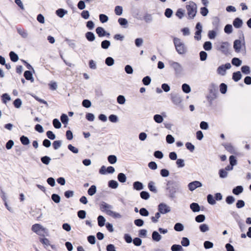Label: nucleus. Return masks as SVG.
Instances as JSON below:
<instances>
[{
  "mask_svg": "<svg viewBox=\"0 0 251 251\" xmlns=\"http://www.w3.org/2000/svg\"><path fill=\"white\" fill-rule=\"evenodd\" d=\"M166 191L168 197L173 200L176 198L177 193L182 192L180 183L176 181H169L167 182Z\"/></svg>",
  "mask_w": 251,
  "mask_h": 251,
  "instance_id": "nucleus-1",
  "label": "nucleus"
},
{
  "mask_svg": "<svg viewBox=\"0 0 251 251\" xmlns=\"http://www.w3.org/2000/svg\"><path fill=\"white\" fill-rule=\"evenodd\" d=\"M188 19L189 20L194 19L197 13V5L195 2L190 1L186 6Z\"/></svg>",
  "mask_w": 251,
  "mask_h": 251,
  "instance_id": "nucleus-2",
  "label": "nucleus"
},
{
  "mask_svg": "<svg viewBox=\"0 0 251 251\" xmlns=\"http://www.w3.org/2000/svg\"><path fill=\"white\" fill-rule=\"evenodd\" d=\"M173 41L176 50L179 54H184L187 52L186 47L179 38L175 37Z\"/></svg>",
  "mask_w": 251,
  "mask_h": 251,
  "instance_id": "nucleus-3",
  "label": "nucleus"
},
{
  "mask_svg": "<svg viewBox=\"0 0 251 251\" xmlns=\"http://www.w3.org/2000/svg\"><path fill=\"white\" fill-rule=\"evenodd\" d=\"M169 64L170 67L174 70L176 75H180L182 74L183 69V67L179 63L173 60H170Z\"/></svg>",
  "mask_w": 251,
  "mask_h": 251,
  "instance_id": "nucleus-4",
  "label": "nucleus"
},
{
  "mask_svg": "<svg viewBox=\"0 0 251 251\" xmlns=\"http://www.w3.org/2000/svg\"><path fill=\"white\" fill-rule=\"evenodd\" d=\"M233 48L236 52H240L241 49L246 51L245 42L243 38V41L240 40H235L233 43Z\"/></svg>",
  "mask_w": 251,
  "mask_h": 251,
  "instance_id": "nucleus-5",
  "label": "nucleus"
},
{
  "mask_svg": "<svg viewBox=\"0 0 251 251\" xmlns=\"http://www.w3.org/2000/svg\"><path fill=\"white\" fill-rule=\"evenodd\" d=\"M231 65L229 63H227L225 65L220 66L217 70V73L221 75H226V70L231 68Z\"/></svg>",
  "mask_w": 251,
  "mask_h": 251,
  "instance_id": "nucleus-6",
  "label": "nucleus"
},
{
  "mask_svg": "<svg viewBox=\"0 0 251 251\" xmlns=\"http://www.w3.org/2000/svg\"><path fill=\"white\" fill-rule=\"evenodd\" d=\"M158 209L160 214H165L171 211L169 206L164 203H160L158 206Z\"/></svg>",
  "mask_w": 251,
  "mask_h": 251,
  "instance_id": "nucleus-7",
  "label": "nucleus"
},
{
  "mask_svg": "<svg viewBox=\"0 0 251 251\" xmlns=\"http://www.w3.org/2000/svg\"><path fill=\"white\" fill-rule=\"evenodd\" d=\"M196 29L197 30L195 32L194 38L196 40L199 41L201 38V33L202 29V25L199 22L196 24Z\"/></svg>",
  "mask_w": 251,
  "mask_h": 251,
  "instance_id": "nucleus-8",
  "label": "nucleus"
},
{
  "mask_svg": "<svg viewBox=\"0 0 251 251\" xmlns=\"http://www.w3.org/2000/svg\"><path fill=\"white\" fill-rule=\"evenodd\" d=\"M100 209L102 212H105L108 215V212L109 211H111L110 209L113 208L112 206L106 203L104 201H102L100 205Z\"/></svg>",
  "mask_w": 251,
  "mask_h": 251,
  "instance_id": "nucleus-9",
  "label": "nucleus"
},
{
  "mask_svg": "<svg viewBox=\"0 0 251 251\" xmlns=\"http://www.w3.org/2000/svg\"><path fill=\"white\" fill-rule=\"evenodd\" d=\"M171 99L173 103L175 105H179L182 100L180 95L178 94H172L171 95Z\"/></svg>",
  "mask_w": 251,
  "mask_h": 251,
  "instance_id": "nucleus-10",
  "label": "nucleus"
},
{
  "mask_svg": "<svg viewBox=\"0 0 251 251\" xmlns=\"http://www.w3.org/2000/svg\"><path fill=\"white\" fill-rule=\"evenodd\" d=\"M45 228L40 224H36L32 226V230L38 235H41Z\"/></svg>",
  "mask_w": 251,
  "mask_h": 251,
  "instance_id": "nucleus-11",
  "label": "nucleus"
},
{
  "mask_svg": "<svg viewBox=\"0 0 251 251\" xmlns=\"http://www.w3.org/2000/svg\"><path fill=\"white\" fill-rule=\"evenodd\" d=\"M201 186H202V183L200 181L197 180L189 183L188 185L189 189L191 191Z\"/></svg>",
  "mask_w": 251,
  "mask_h": 251,
  "instance_id": "nucleus-12",
  "label": "nucleus"
},
{
  "mask_svg": "<svg viewBox=\"0 0 251 251\" xmlns=\"http://www.w3.org/2000/svg\"><path fill=\"white\" fill-rule=\"evenodd\" d=\"M229 44L227 42H223L222 43L219 50L224 54H226L228 52Z\"/></svg>",
  "mask_w": 251,
  "mask_h": 251,
  "instance_id": "nucleus-13",
  "label": "nucleus"
},
{
  "mask_svg": "<svg viewBox=\"0 0 251 251\" xmlns=\"http://www.w3.org/2000/svg\"><path fill=\"white\" fill-rule=\"evenodd\" d=\"M96 32L100 37L104 36H109L110 35V34L109 33H107L102 27H98L96 29Z\"/></svg>",
  "mask_w": 251,
  "mask_h": 251,
  "instance_id": "nucleus-14",
  "label": "nucleus"
},
{
  "mask_svg": "<svg viewBox=\"0 0 251 251\" xmlns=\"http://www.w3.org/2000/svg\"><path fill=\"white\" fill-rule=\"evenodd\" d=\"M212 25L213 28L215 30H219L220 28V19L217 17L213 18L212 20Z\"/></svg>",
  "mask_w": 251,
  "mask_h": 251,
  "instance_id": "nucleus-15",
  "label": "nucleus"
},
{
  "mask_svg": "<svg viewBox=\"0 0 251 251\" xmlns=\"http://www.w3.org/2000/svg\"><path fill=\"white\" fill-rule=\"evenodd\" d=\"M233 25L235 28H239L243 25V21L239 18H236L234 20Z\"/></svg>",
  "mask_w": 251,
  "mask_h": 251,
  "instance_id": "nucleus-16",
  "label": "nucleus"
},
{
  "mask_svg": "<svg viewBox=\"0 0 251 251\" xmlns=\"http://www.w3.org/2000/svg\"><path fill=\"white\" fill-rule=\"evenodd\" d=\"M190 208L194 212H199L201 210L200 206L198 203L193 202L190 205Z\"/></svg>",
  "mask_w": 251,
  "mask_h": 251,
  "instance_id": "nucleus-17",
  "label": "nucleus"
},
{
  "mask_svg": "<svg viewBox=\"0 0 251 251\" xmlns=\"http://www.w3.org/2000/svg\"><path fill=\"white\" fill-rule=\"evenodd\" d=\"M24 77L27 80H30L31 82L34 81L32 74L30 71H25L24 74Z\"/></svg>",
  "mask_w": 251,
  "mask_h": 251,
  "instance_id": "nucleus-18",
  "label": "nucleus"
},
{
  "mask_svg": "<svg viewBox=\"0 0 251 251\" xmlns=\"http://www.w3.org/2000/svg\"><path fill=\"white\" fill-rule=\"evenodd\" d=\"M148 187L150 191L153 192L154 193H157V190L156 186H155V182L151 181L148 183Z\"/></svg>",
  "mask_w": 251,
  "mask_h": 251,
  "instance_id": "nucleus-19",
  "label": "nucleus"
},
{
  "mask_svg": "<svg viewBox=\"0 0 251 251\" xmlns=\"http://www.w3.org/2000/svg\"><path fill=\"white\" fill-rule=\"evenodd\" d=\"M85 37L89 42H93L95 40V35L93 32L88 31L85 33Z\"/></svg>",
  "mask_w": 251,
  "mask_h": 251,
  "instance_id": "nucleus-20",
  "label": "nucleus"
},
{
  "mask_svg": "<svg viewBox=\"0 0 251 251\" xmlns=\"http://www.w3.org/2000/svg\"><path fill=\"white\" fill-rule=\"evenodd\" d=\"M133 188L137 191L143 189L144 186L142 182L140 181H135L133 184Z\"/></svg>",
  "mask_w": 251,
  "mask_h": 251,
  "instance_id": "nucleus-21",
  "label": "nucleus"
},
{
  "mask_svg": "<svg viewBox=\"0 0 251 251\" xmlns=\"http://www.w3.org/2000/svg\"><path fill=\"white\" fill-rule=\"evenodd\" d=\"M20 140L21 143L24 146L28 145L30 143V141L28 138L25 135H22L20 137Z\"/></svg>",
  "mask_w": 251,
  "mask_h": 251,
  "instance_id": "nucleus-22",
  "label": "nucleus"
},
{
  "mask_svg": "<svg viewBox=\"0 0 251 251\" xmlns=\"http://www.w3.org/2000/svg\"><path fill=\"white\" fill-rule=\"evenodd\" d=\"M242 75L240 71H238L233 73L232 79L235 81L237 82L241 79Z\"/></svg>",
  "mask_w": 251,
  "mask_h": 251,
  "instance_id": "nucleus-23",
  "label": "nucleus"
},
{
  "mask_svg": "<svg viewBox=\"0 0 251 251\" xmlns=\"http://www.w3.org/2000/svg\"><path fill=\"white\" fill-rule=\"evenodd\" d=\"M243 191V188L242 186H237L234 188L232 190V193L236 195H238Z\"/></svg>",
  "mask_w": 251,
  "mask_h": 251,
  "instance_id": "nucleus-24",
  "label": "nucleus"
},
{
  "mask_svg": "<svg viewBox=\"0 0 251 251\" xmlns=\"http://www.w3.org/2000/svg\"><path fill=\"white\" fill-rule=\"evenodd\" d=\"M161 236L156 231H154L152 233V238L153 240L159 242L161 239Z\"/></svg>",
  "mask_w": 251,
  "mask_h": 251,
  "instance_id": "nucleus-25",
  "label": "nucleus"
},
{
  "mask_svg": "<svg viewBox=\"0 0 251 251\" xmlns=\"http://www.w3.org/2000/svg\"><path fill=\"white\" fill-rule=\"evenodd\" d=\"M1 100L2 102L6 104L7 101H10L11 100V98L10 96L7 93H4L1 95Z\"/></svg>",
  "mask_w": 251,
  "mask_h": 251,
  "instance_id": "nucleus-26",
  "label": "nucleus"
},
{
  "mask_svg": "<svg viewBox=\"0 0 251 251\" xmlns=\"http://www.w3.org/2000/svg\"><path fill=\"white\" fill-rule=\"evenodd\" d=\"M67 13V11L64 10V9H62V8H60V9H58V10H57L56 11V15L60 17V18H62L64 17V16Z\"/></svg>",
  "mask_w": 251,
  "mask_h": 251,
  "instance_id": "nucleus-27",
  "label": "nucleus"
},
{
  "mask_svg": "<svg viewBox=\"0 0 251 251\" xmlns=\"http://www.w3.org/2000/svg\"><path fill=\"white\" fill-rule=\"evenodd\" d=\"M97 191V187L95 185H93L88 190V194L89 195L92 196H93Z\"/></svg>",
  "mask_w": 251,
  "mask_h": 251,
  "instance_id": "nucleus-28",
  "label": "nucleus"
},
{
  "mask_svg": "<svg viewBox=\"0 0 251 251\" xmlns=\"http://www.w3.org/2000/svg\"><path fill=\"white\" fill-rule=\"evenodd\" d=\"M98 225L102 227L105 225V219L103 216L100 215L98 217Z\"/></svg>",
  "mask_w": 251,
  "mask_h": 251,
  "instance_id": "nucleus-29",
  "label": "nucleus"
},
{
  "mask_svg": "<svg viewBox=\"0 0 251 251\" xmlns=\"http://www.w3.org/2000/svg\"><path fill=\"white\" fill-rule=\"evenodd\" d=\"M117 178L118 180L122 183L125 182L126 180V175L122 173H120L118 175Z\"/></svg>",
  "mask_w": 251,
  "mask_h": 251,
  "instance_id": "nucleus-30",
  "label": "nucleus"
},
{
  "mask_svg": "<svg viewBox=\"0 0 251 251\" xmlns=\"http://www.w3.org/2000/svg\"><path fill=\"white\" fill-rule=\"evenodd\" d=\"M203 49L206 51H209L212 49V43L210 41H206L204 43L203 45Z\"/></svg>",
  "mask_w": 251,
  "mask_h": 251,
  "instance_id": "nucleus-31",
  "label": "nucleus"
},
{
  "mask_svg": "<svg viewBox=\"0 0 251 251\" xmlns=\"http://www.w3.org/2000/svg\"><path fill=\"white\" fill-rule=\"evenodd\" d=\"M118 186V183L115 180H111L108 182V186L112 189H116Z\"/></svg>",
  "mask_w": 251,
  "mask_h": 251,
  "instance_id": "nucleus-32",
  "label": "nucleus"
},
{
  "mask_svg": "<svg viewBox=\"0 0 251 251\" xmlns=\"http://www.w3.org/2000/svg\"><path fill=\"white\" fill-rule=\"evenodd\" d=\"M108 161L111 164H115L117 161V157L114 155H110L107 157Z\"/></svg>",
  "mask_w": 251,
  "mask_h": 251,
  "instance_id": "nucleus-33",
  "label": "nucleus"
},
{
  "mask_svg": "<svg viewBox=\"0 0 251 251\" xmlns=\"http://www.w3.org/2000/svg\"><path fill=\"white\" fill-rule=\"evenodd\" d=\"M231 63L232 65L238 67L241 65L242 61L238 58L234 57L231 60Z\"/></svg>",
  "mask_w": 251,
  "mask_h": 251,
  "instance_id": "nucleus-34",
  "label": "nucleus"
},
{
  "mask_svg": "<svg viewBox=\"0 0 251 251\" xmlns=\"http://www.w3.org/2000/svg\"><path fill=\"white\" fill-rule=\"evenodd\" d=\"M174 229L176 231H181L184 229V226L181 223H176L174 226Z\"/></svg>",
  "mask_w": 251,
  "mask_h": 251,
  "instance_id": "nucleus-35",
  "label": "nucleus"
},
{
  "mask_svg": "<svg viewBox=\"0 0 251 251\" xmlns=\"http://www.w3.org/2000/svg\"><path fill=\"white\" fill-rule=\"evenodd\" d=\"M110 46V42L108 40H105L101 42V47L103 49H107Z\"/></svg>",
  "mask_w": 251,
  "mask_h": 251,
  "instance_id": "nucleus-36",
  "label": "nucleus"
},
{
  "mask_svg": "<svg viewBox=\"0 0 251 251\" xmlns=\"http://www.w3.org/2000/svg\"><path fill=\"white\" fill-rule=\"evenodd\" d=\"M182 90L183 92L186 94H188L191 92V88L190 86L186 83H184L182 84Z\"/></svg>",
  "mask_w": 251,
  "mask_h": 251,
  "instance_id": "nucleus-37",
  "label": "nucleus"
},
{
  "mask_svg": "<svg viewBox=\"0 0 251 251\" xmlns=\"http://www.w3.org/2000/svg\"><path fill=\"white\" fill-rule=\"evenodd\" d=\"M140 195L141 198L142 199L145 200H148L150 197V194L147 191H142L140 193Z\"/></svg>",
  "mask_w": 251,
  "mask_h": 251,
  "instance_id": "nucleus-38",
  "label": "nucleus"
},
{
  "mask_svg": "<svg viewBox=\"0 0 251 251\" xmlns=\"http://www.w3.org/2000/svg\"><path fill=\"white\" fill-rule=\"evenodd\" d=\"M153 119L155 122L160 124L163 121V117L159 114H156L153 116Z\"/></svg>",
  "mask_w": 251,
  "mask_h": 251,
  "instance_id": "nucleus-39",
  "label": "nucleus"
},
{
  "mask_svg": "<svg viewBox=\"0 0 251 251\" xmlns=\"http://www.w3.org/2000/svg\"><path fill=\"white\" fill-rule=\"evenodd\" d=\"M200 230L202 232H205L209 230V226L205 224H201L199 226Z\"/></svg>",
  "mask_w": 251,
  "mask_h": 251,
  "instance_id": "nucleus-40",
  "label": "nucleus"
},
{
  "mask_svg": "<svg viewBox=\"0 0 251 251\" xmlns=\"http://www.w3.org/2000/svg\"><path fill=\"white\" fill-rule=\"evenodd\" d=\"M105 63L108 66H111L114 64V59L111 57H108L105 59Z\"/></svg>",
  "mask_w": 251,
  "mask_h": 251,
  "instance_id": "nucleus-41",
  "label": "nucleus"
},
{
  "mask_svg": "<svg viewBox=\"0 0 251 251\" xmlns=\"http://www.w3.org/2000/svg\"><path fill=\"white\" fill-rule=\"evenodd\" d=\"M42 162L45 165H49L51 160V158L48 156H44L41 158Z\"/></svg>",
  "mask_w": 251,
  "mask_h": 251,
  "instance_id": "nucleus-42",
  "label": "nucleus"
},
{
  "mask_svg": "<svg viewBox=\"0 0 251 251\" xmlns=\"http://www.w3.org/2000/svg\"><path fill=\"white\" fill-rule=\"evenodd\" d=\"M241 71L243 74L246 75H249L251 73L250 67L246 65L243 66L241 67Z\"/></svg>",
  "mask_w": 251,
  "mask_h": 251,
  "instance_id": "nucleus-43",
  "label": "nucleus"
},
{
  "mask_svg": "<svg viewBox=\"0 0 251 251\" xmlns=\"http://www.w3.org/2000/svg\"><path fill=\"white\" fill-rule=\"evenodd\" d=\"M107 212H108L109 216H111L114 218H121L122 217V216L120 214L117 213L116 212L113 211H108Z\"/></svg>",
  "mask_w": 251,
  "mask_h": 251,
  "instance_id": "nucleus-44",
  "label": "nucleus"
},
{
  "mask_svg": "<svg viewBox=\"0 0 251 251\" xmlns=\"http://www.w3.org/2000/svg\"><path fill=\"white\" fill-rule=\"evenodd\" d=\"M205 216L203 214H200L195 217V221L197 223H202L204 221Z\"/></svg>",
  "mask_w": 251,
  "mask_h": 251,
  "instance_id": "nucleus-45",
  "label": "nucleus"
},
{
  "mask_svg": "<svg viewBox=\"0 0 251 251\" xmlns=\"http://www.w3.org/2000/svg\"><path fill=\"white\" fill-rule=\"evenodd\" d=\"M172 251H182L183 250L181 246L174 244L171 247Z\"/></svg>",
  "mask_w": 251,
  "mask_h": 251,
  "instance_id": "nucleus-46",
  "label": "nucleus"
},
{
  "mask_svg": "<svg viewBox=\"0 0 251 251\" xmlns=\"http://www.w3.org/2000/svg\"><path fill=\"white\" fill-rule=\"evenodd\" d=\"M207 200L208 202L210 204L214 205L216 203V201L214 200L213 196L211 194H209L207 195Z\"/></svg>",
  "mask_w": 251,
  "mask_h": 251,
  "instance_id": "nucleus-47",
  "label": "nucleus"
},
{
  "mask_svg": "<svg viewBox=\"0 0 251 251\" xmlns=\"http://www.w3.org/2000/svg\"><path fill=\"white\" fill-rule=\"evenodd\" d=\"M219 174L220 177L222 178H226L227 176V172L223 169L219 171Z\"/></svg>",
  "mask_w": 251,
  "mask_h": 251,
  "instance_id": "nucleus-48",
  "label": "nucleus"
},
{
  "mask_svg": "<svg viewBox=\"0 0 251 251\" xmlns=\"http://www.w3.org/2000/svg\"><path fill=\"white\" fill-rule=\"evenodd\" d=\"M123 7L121 6H116L115 7V13L117 15L120 16L123 13Z\"/></svg>",
  "mask_w": 251,
  "mask_h": 251,
  "instance_id": "nucleus-49",
  "label": "nucleus"
},
{
  "mask_svg": "<svg viewBox=\"0 0 251 251\" xmlns=\"http://www.w3.org/2000/svg\"><path fill=\"white\" fill-rule=\"evenodd\" d=\"M62 144V141L61 140H56L53 142L52 146L54 150L58 149Z\"/></svg>",
  "mask_w": 251,
  "mask_h": 251,
  "instance_id": "nucleus-50",
  "label": "nucleus"
},
{
  "mask_svg": "<svg viewBox=\"0 0 251 251\" xmlns=\"http://www.w3.org/2000/svg\"><path fill=\"white\" fill-rule=\"evenodd\" d=\"M144 20L146 23H149L152 21V17L151 14L146 13L144 16Z\"/></svg>",
  "mask_w": 251,
  "mask_h": 251,
  "instance_id": "nucleus-51",
  "label": "nucleus"
},
{
  "mask_svg": "<svg viewBox=\"0 0 251 251\" xmlns=\"http://www.w3.org/2000/svg\"><path fill=\"white\" fill-rule=\"evenodd\" d=\"M65 41L67 43L70 47L72 49H75L76 47L75 43L74 40L66 38Z\"/></svg>",
  "mask_w": 251,
  "mask_h": 251,
  "instance_id": "nucleus-52",
  "label": "nucleus"
},
{
  "mask_svg": "<svg viewBox=\"0 0 251 251\" xmlns=\"http://www.w3.org/2000/svg\"><path fill=\"white\" fill-rule=\"evenodd\" d=\"M99 18L100 22H101L102 23H105L107 22L108 20V16L103 14H100L99 15Z\"/></svg>",
  "mask_w": 251,
  "mask_h": 251,
  "instance_id": "nucleus-53",
  "label": "nucleus"
},
{
  "mask_svg": "<svg viewBox=\"0 0 251 251\" xmlns=\"http://www.w3.org/2000/svg\"><path fill=\"white\" fill-rule=\"evenodd\" d=\"M60 120L63 124H67L69 121V118L66 114H62L60 117Z\"/></svg>",
  "mask_w": 251,
  "mask_h": 251,
  "instance_id": "nucleus-54",
  "label": "nucleus"
},
{
  "mask_svg": "<svg viewBox=\"0 0 251 251\" xmlns=\"http://www.w3.org/2000/svg\"><path fill=\"white\" fill-rule=\"evenodd\" d=\"M181 244L184 247H188L190 245V241L187 237H183Z\"/></svg>",
  "mask_w": 251,
  "mask_h": 251,
  "instance_id": "nucleus-55",
  "label": "nucleus"
},
{
  "mask_svg": "<svg viewBox=\"0 0 251 251\" xmlns=\"http://www.w3.org/2000/svg\"><path fill=\"white\" fill-rule=\"evenodd\" d=\"M86 212L85 210H80L77 212V216L81 219H84L86 217Z\"/></svg>",
  "mask_w": 251,
  "mask_h": 251,
  "instance_id": "nucleus-56",
  "label": "nucleus"
},
{
  "mask_svg": "<svg viewBox=\"0 0 251 251\" xmlns=\"http://www.w3.org/2000/svg\"><path fill=\"white\" fill-rule=\"evenodd\" d=\"M225 32L227 34H230L232 32V26L231 25H226L224 28Z\"/></svg>",
  "mask_w": 251,
  "mask_h": 251,
  "instance_id": "nucleus-57",
  "label": "nucleus"
},
{
  "mask_svg": "<svg viewBox=\"0 0 251 251\" xmlns=\"http://www.w3.org/2000/svg\"><path fill=\"white\" fill-rule=\"evenodd\" d=\"M203 246L205 249H209L213 247V243L209 241H206L203 243Z\"/></svg>",
  "mask_w": 251,
  "mask_h": 251,
  "instance_id": "nucleus-58",
  "label": "nucleus"
},
{
  "mask_svg": "<svg viewBox=\"0 0 251 251\" xmlns=\"http://www.w3.org/2000/svg\"><path fill=\"white\" fill-rule=\"evenodd\" d=\"M52 124L54 127L56 128H60L61 127V124L57 119H53Z\"/></svg>",
  "mask_w": 251,
  "mask_h": 251,
  "instance_id": "nucleus-59",
  "label": "nucleus"
},
{
  "mask_svg": "<svg viewBox=\"0 0 251 251\" xmlns=\"http://www.w3.org/2000/svg\"><path fill=\"white\" fill-rule=\"evenodd\" d=\"M220 90L222 94H225L227 91V85L222 83L220 85Z\"/></svg>",
  "mask_w": 251,
  "mask_h": 251,
  "instance_id": "nucleus-60",
  "label": "nucleus"
},
{
  "mask_svg": "<svg viewBox=\"0 0 251 251\" xmlns=\"http://www.w3.org/2000/svg\"><path fill=\"white\" fill-rule=\"evenodd\" d=\"M51 199L55 203H59L60 201V196L56 194H53L51 195Z\"/></svg>",
  "mask_w": 251,
  "mask_h": 251,
  "instance_id": "nucleus-61",
  "label": "nucleus"
},
{
  "mask_svg": "<svg viewBox=\"0 0 251 251\" xmlns=\"http://www.w3.org/2000/svg\"><path fill=\"white\" fill-rule=\"evenodd\" d=\"M200 60L202 61H205L207 59V54L204 51H201L200 52Z\"/></svg>",
  "mask_w": 251,
  "mask_h": 251,
  "instance_id": "nucleus-62",
  "label": "nucleus"
},
{
  "mask_svg": "<svg viewBox=\"0 0 251 251\" xmlns=\"http://www.w3.org/2000/svg\"><path fill=\"white\" fill-rule=\"evenodd\" d=\"M230 165L232 166H234L237 164V160L236 158L233 155H231L229 158Z\"/></svg>",
  "mask_w": 251,
  "mask_h": 251,
  "instance_id": "nucleus-63",
  "label": "nucleus"
},
{
  "mask_svg": "<svg viewBox=\"0 0 251 251\" xmlns=\"http://www.w3.org/2000/svg\"><path fill=\"white\" fill-rule=\"evenodd\" d=\"M235 198L232 196H228L226 198V201L228 204H231L235 201Z\"/></svg>",
  "mask_w": 251,
  "mask_h": 251,
  "instance_id": "nucleus-64",
  "label": "nucleus"
}]
</instances>
